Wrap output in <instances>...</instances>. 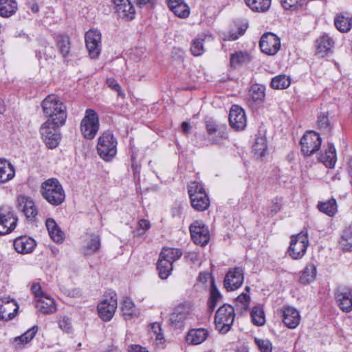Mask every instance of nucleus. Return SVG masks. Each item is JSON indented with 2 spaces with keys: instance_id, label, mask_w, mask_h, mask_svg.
<instances>
[{
  "instance_id": "nucleus-3",
  "label": "nucleus",
  "mask_w": 352,
  "mask_h": 352,
  "mask_svg": "<svg viewBox=\"0 0 352 352\" xmlns=\"http://www.w3.org/2000/svg\"><path fill=\"white\" fill-rule=\"evenodd\" d=\"M118 142L113 134L107 131L98 138L97 150L99 156L105 161L111 160L117 153Z\"/></svg>"
},
{
  "instance_id": "nucleus-8",
  "label": "nucleus",
  "mask_w": 352,
  "mask_h": 352,
  "mask_svg": "<svg viewBox=\"0 0 352 352\" xmlns=\"http://www.w3.org/2000/svg\"><path fill=\"white\" fill-rule=\"evenodd\" d=\"M117 305L116 294L110 293L104 295L102 300L97 306L98 316L102 320L109 322L112 319L116 311Z\"/></svg>"
},
{
  "instance_id": "nucleus-51",
  "label": "nucleus",
  "mask_w": 352,
  "mask_h": 352,
  "mask_svg": "<svg viewBox=\"0 0 352 352\" xmlns=\"http://www.w3.org/2000/svg\"><path fill=\"white\" fill-rule=\"evenodd\" d=\"M162 331V330L161 328V325L158 322H154L151 324L149 327V333L151 334V336L152 338L155 336V340L159 341H161L164 338Z\"/></svg>"
},
{
  "instance_id": "nucleus-5",
  "label": "nucleus",
  "mask_w": 352,
  "mask_h": 352,
  "mask_svg": "<svg viewBox=\"0 0 352 352\" xmlns=\"http://www.w3.org/2000/svg\"><path fill=\"white\" fill-rule=\"evenodd\" d=\"M235 318L234 309L232 306L224 304L220 307L214 316L217 330L221 334L227 333L233 324Z\"/></svg>"
},
{
  "instance_id": "nucleus-25",
  "label": "nucleus",
  "mask_w": 352,
  "mask_h": 352,
  "mask_svg": "<svg viewBox=\"0 0 352 352\" xmlns=\"http://www.w3.org/2000/svg\"><path fill=\"white\" fill-rule=\"evenodd\" d=\"M35 307L38 311L44 314H52L56 311L55 300L49 295L36 300Z\"/></svg>"
},
{
  "instance_id": "nucleus-13",
  "label": "nucleus",
  "mask_w": 352,
  "mask_h": 352,
  "mask_svg": "<svg viewBox=\"0 0 352 352\" xmlns=\"http://www.w3.org/2000/svg\"><path fill=\"white\" fill-rule=\"evenodd\" d=\"M244 281V270L242 267L230 268L226 273L223 285L228 292L235 291L241 287Z\"/></svg>"
},
{
  "instance_id": "nucleus-18",
  "label": "nucleus",
  "mask_w": 352,
  "mask_h": 352,
  "mask_svg": "<svg viewBox=\"0 0 352 352\" xmlns=\"http://www.w3.org/2000/svg\"><path fill=\"white\" fill-rule=\"evenodd\" d=\"M19 305L16 300L9 297L0 298V320H11L16 315Z\"/></svg>"
},
{
  "instance_id": "nucleus-22",
  "label": "nucleus",
  "mask_w": 352,
  "mask_h": 352,
  "mask_svg": "<svg viewBox=\"0 0 352 352\" xmlns=\"http://www.w3.org/2000/svg\"><path fill=\"white\" fill-rule=\"evenodd\" d=\"M13 245L17 252L24 254L33 251L36 246V242L31 237L21 236L14 239Z\"/></svg>"
},
{
  "instance_id": "nucleus-64",
  "label": "nucleus",
  "mask_w": 352,
  "mask_h": 352,
  "mask_svg": "<svg viewBox=\"0 0 352 352\" xmlns=\"http://www.w3.org/2000/svg\"><path fill=\"white\" fill-rule=\"evenodd\" d=\"M139 226L144 231L148 230L151 226L149 221L146 219H140L139 221Z\"/></svg>"
},
{
  "instance_id": "nucleus-29",
  "label": "nucleus",
  "mask_w": 352,
  "mask_h": 352,
  "mask_svg": "<svg viewBox=\"0 0 352 352\" xmlns=\"http://www.w3.org/2000/svg\"><path fill=\"white\" fill-rule=\"evenodd\" d=\"M15 176V168L6 159H0V184L12 180Z\"/></svg>"
},
{
  "instance_id": "nucleus-6",
  "label": "nucleus",
  "mask_w": 352,
  "mask_h": 352,
  "mask_svg": "<svg viewBox=\"0 0 352 352\" xmlns=\"http://www.w3.org/2000/svg\"><path fill=\"white\" fill-rule=\"evenodd\" d=\"M100 128L99 118L96 112L87 109L80 122V131L82 136L87 140L94 139Z\"/></svg>"
},
{
  "instance_id": "nucleus-59",
  "label": "nucleus",
  "mask_w": 352,
  "mask_h": 352,
  "mask_svg": "<svg viewBox=\"0 0 352 352\" xmlns=\"http://www.w3.org/2000/svg\"><path fill=\"white\" fill-rule=\"evenodd\" d=\"M29 343L27 339H25L23 334L16 337L14 340L13 344L16 349H20L23 347L25 344Z\"/></svg>"
},
{
  "instance_id": "nucleus-20",
  "label": "nucleus",
  "mask_w": 352,
  "mask_h": 352,
  "mask_svg": "<svg viewBox=\"0 0 352 352\" xmlns=\"http://www.w3.org/2000/svg\"><path fill=\"white\" fill-rule=\"evenodd\" d=\"M17 208L29 219H33L38 214L37 208L34 201L27 196L19 195L17 197Z\"/></svg>"
},
{
  "instance_id": "nucleus-52",
  "label": "nucleus",
  "mask_w": 352,
  "mask_h": 352,
  "mask_svg": "<svg viewBox=\"0 0 352 352\" xmlns=\"http://www.w3.org/2000/svg\"><path fill=\"white\" fill-rule=\"evenodd\" d=\"M58 327L65 332L70 333L72 331L71 318L68 316L60 317L58 321Z\"/></svg>"
},
{
  "instance_id": "nucleus-57",
  "label": "nucleus",
  "mask_w": 352,
  "mask_h": 352,
  "mask_svg": "<svg viewBox=\"0 0 352 352\" xmlns=\"http://www.w3.org/2000/svg\"><path fill=\"white\" fill-rule=\"evenodd\" d=\"M281 3L285 10H294L297 8L298 0H281Z\"/></svg>"
},
{
  "instance_id": "nucleus-38",
  "label": "nucleus",
  "mask_w": 352,
  "mask_h": 352,
  "mask_svg": "<svg viewBox=\"0 0 352 352\" xmlns=\"http://www.w3.org/2000/svg\"><path fill=\"white\" fill-rule=\"evenodd\" d=\"M246 5L253 11L261 12L267 11L271 6V0H244Z\"/></svg>"
},
{
  "instance_id": "nucleus-19",
  "label": "nucleus",
  "mask_w": 352,
  "mask_h": 352,
  "mask_svg": "<svg viewBox=\"0 0 352 352\" xmlns=\"http://www.w3.org/2000/svg\"><path fill=\"white\" fill-rule=\"evenodd\" d=\"M230 126L236 131L245 129L247 124V118L243 109L239 105H232L229 113Z\"/></svg>"
},
{
  "instance_id": "nucleus-54",
  "label": "nucleus",
  "mask_w": 352,
  "mask_h": 352,
  "mask_svg": "<svg viewBox=\"0 0 352 352\" xmlns=\"http://www.w3.org/2000/svg\"><path fill=\"white\" fill-rule=\"evenodd\" d=\"M238 304H240L242 309L246 310L250 302V296L247 293L241 294L236 299Z\"/></svg>"
},
{
  "instance_id": "nucleus-53",
  "label": "nucleus",
  "mask_w": 352,
  "mask_h": 352,
  "mask_svg": "<svg viewBox=\"0 0 352 352\" xmlns=\"http://www.w3.org/2000/svg\"><path fill=\"white\" fill-rule=\"evenodd\" d=\"M318 124L319 128L324 131L328 132L331 129L328 116L324 113H322L319 115L318 118Z\"/></svg>"
},
{
  "instance_id": "nucleus-48",
  "label": "nucleus",
  "mask_w": 352,
  "mask_h": 352,
  "mask_svg": "<svg viewBox=\"0 0 352 352\" xmlns=\"http://www.w3.org/2000/svg\"><path fill=\"white\" fill-rule=\"evenodd\" d=\"M250 60V56L247 52H236L232 54L230 57L232 67H236Z\"/></svg>"
},
{
  "instance_id": "nucleus-16",
  "label": "nucleus",
  "mask_w": 352,
  "mask_h": 352,
  "mask_svg": "<svg viewBox=\"0 0 352 352\" xmlns=\"http://www.w3.org/2000/svg\"><path fill=\"white\" fill-rule=\"evenodd\" d=\"M190 232L193 242L204 246L210 241V232L208 227L201 221H195L190 226Z\"/></svg>"
},
{
  "instance_id": "nucleus-12",
  "label": "nucleus",
  "mask_w": 352,
  "mask_h": 352,
  "mask_svg": "<svg viewBox=\"0 0 352 352\" xmlns=\"http://www.w3.org/2000/svg\"><path fill=\"white\" fill-rule=\"evenodd\" d=\"M321 142L319 133L308 131L300 139L301 151L304 155L310 156L320 149Z\"/></svg>"
},
{
  "instance_id": "nucleus-45",
  "label": "nucleus",
  "mask_w": 352,
  "mask_h": 352,
  "mask_svg": "<svg viewBox=\"0 0 352 352\" xmlns=\"http://www.w3.org/2000/svg\"><path fill=\"white\" fill-rule=\"evenodd\" d=\"M291 84L289 77L286 75H278L272 78L271 86L274 89H283L287 88Z\"/></svg>"
},
{
  "instance_id": "nucleus-55",
  "label": "nucleus",
  "mask_w": 352,
  "mask_h": 352,
  "mask_svg": "<svg viewBox=\"0 0 352 352\" xmlns=\"http://www.w3.org/2000/svg\"><path fill=\"white\" fill-rule=\"evenodd\" d=\"M31 290L34 294L36 300L38 298H41V297H44L47 295L45 292H43L41 285L38 283H34L31 287Z\"/></svg>"
},
{
  "instance_id": "nucleus-58",
  "label": "nucleus",
  "mask_w": 352,
  "mask_h": 352,
  "mask_svg": "<svg viewBox=\"0 0 352 352\" xmlns=\"http://www.w3.org/2000/svg\"><path fill=\"white\" fill-rule=\"evenodd\" d=\"M38 329V326L34 325L28 330H27L24 333V338L25 339H27L28 341L30 342L33 338L35 336L36 333H37Z\"/></svg>"
},
{
  "instance_id": "nucleus-41",
  "label": "nucleus",
  "mask_w": 352,
  "mask_h": 352,
  "mask_svg": "<svg viewBox=\"0 0 352 352\" xmlns=\"http://www.w3.org/2000/svg\"><path fill=\"white\" fill-rule=\"evenodd\" d=\"M267 149V144L266 138L263 135L258 136L253 145L254 154L257 157H262L265 156Z\"/></svg>"
},
{
  "instance_id": "nucleus-47",
  "label": "nucleus",
  "mask_w": 352,
  "mask_h": 352,
  "mask_svg": "<svg viewBox=\"0 0 352 352\" xmlns=\"http://www.w3.org/2000/svg\"><path fill=\"white\" fill-rule=\"evenodd\" d=\"M211 283L212 285L210 296L208 302V308L210 311H212L217 306V302L221 299V295L214 285V279L212 280Z\"/></svg>"
},
{
  "instance_id": "nucleus-63",
  "label": "nucleus",
  "mask_w": 352,
  "mask_h": 352,
  "mask_svg": "<svg viewBox=\"0 0 352 352\" xmlns=\"http://www.w3.org/2000/svg\"><path fill=\"white\" fill-rule=\"evenodd\" d=\"M281 209V206L278 204L277 202L273 203V205L271 207L270 209V214L273 216L276 214L278 211H280Z\"/></svg>"
},
{
  "instance_id": "nucleus-56",
  "label": "nucleus",
  "mask_w": 352,
  "mask_h": 352,
  "mask_svg": "<svg viewBox=\"0 0 352 352\" xmlns=\"http://www.w3.org/2000/svg\"><path fill=\"white\" fill-rule=\"evenodd\" d=\"M107 85L109 87L111 88L113 90L118 92V94L119 96H121L122 90L120 85L118 83L117 80H116L113 78H107Z\"/></svg>"
},
{
  "instance_id": "nucleus-10",
  "label": "nucleus",
  "mask_w": 352,
  "mask_h": 352,
  "mask_svg": "<svg viewBox=\"0 0 352 352\" xmlns=\"http://www.w3.org/2000/svg\"><path fill=\"white\" fill-rule=\"evenodd\" d=\"M60 126L46 121L41 125L40 129L41 138L49 148H54L58 145L61 138L58 130Z\"/></svg>"
},
{
  "instance_id": "nucleus-1",
  "label": "nucleus",
  "mask_w": 352,
  "mask_h": 352,
  "mask_svg": "<svg viewBox=\"0 0 352 352\" xmlns=\"http://www.w3.org/2000/svg\"><path fill=\"white\" fill-rule=\"evenodd\" d=\"M43 112L47 117L46 122L53 125L63 126L67 119V108L59 97L51 94L47 96L41 104Z\"/></svg>"
},
{
  "instance_id": "nucleus-35",
  "label": "nucleus",
  "mask_w": 352,
  "mask_h": 352,
  "mask_svg": "<svg viewBox=\"0 0 352 352\" xmlns=\"http://www.w3.org/2000/svg\"><path fill=\"white\" fill-rule=\"evenodd\" d=\"M316 276V267L314 263H308L302 270L300 281L303 284H308L314 281Z\"/></svg>"
},
{
  "instance_id": "nucleus-2",
  "label": "nucleus",
  "mask_w": 352,
  "mask_h": 352,
  "mask_svg": "<svg viewBox=\"0 0 352 352\" xmlns=\"http://www.w3.org/2000/svg\"><path fill=\"white\" fill-rule=\"evenodd\" d=\"M40 192L42 197L51 205L59 206L65 199V192L60 182L50 178L41 184Z\"/></svg>"
},
{
  "instance_id": "nucleus-17",
  "label": "nucleus",
  "mask_w": 352,
  "mask_h": 352,
  "mask_svg": "<svg viewBox=\"0 0 352 352\" xmlns=\"http://www.w3.org/2000/svg\"><path fill=\"white\" fill-rule=\"evenodd\" d=\"M259 46L263 53L268 55H274L280 49V41L276 34L267 32L261 36Z\"/></svg>"
},
{
  "instance_id": "nucleus-50",
  "label": "nucleus",
  "mask_w": 352,
  "mask_h": 352,
  "mask_svg": "<svg viewBox=\"0 0 352 352\" xmlns=\"http://www.w3.org/2000/svg\"><path fill=\"white\" fill-rule=\"evenodd\" d=\"M254 342L261 352H272V343L269 340L255 338Z\"/></svg>"
},
{
  "instance_id": "nucleus-24",
  "label": "nucleus",
  "mask_w": 352,
  "mask_h": 352,
  "mask_svg": "<svg viewBox=\"0 0 352 352\" xmlns=\"http://www.w3.org/2000/svg\"><path fill=\"white\" fill-rule=\"evenodd\" d=\"M208 336L209 332L205 328L192 329L188 331L186 340L189 344L198 345L203 343Z\"/></svg>"
},
{
  "instance_id": "nucleus-43",
  "label": "nucleus",
  "mask_w": 352,
  "mask_h": 352,
  "mask_svg": "<svg viewBox=\"0 0 352 352\" xmlns=\"http://www.w3.org/2000/svg\"><path fill=\"white\" fill-rule=\"evenodd\" d=\"M252 321L254 325L261 327L265 323V316L261 306H254L250 312Z\"/></svg>"
},
{
  "instance_id": "nucleus-34",
  "label": "nucleus",
  "mask_w": 352,
  "mask_h": 352,
  "mask_svg": "<svg viewBox=\"0 0 352 352\" xmlns=\"http://www.w3.org/2000/svg\"><path fill=\"white\" fill-rule=\"evenodd\" d=\"M336 28L341 32H347L352 28V16L342 14L337 15L334 19Z\"/></svg>"
},
{
  "instance_id": "nucleus-31",
  "label": "nucleus",
  "mask_w": 352,
  "mask_h": 352,
  "mask_svg": "<svg viewBox=\"0 0 352 352\" xmlns=\"http://www.w3.org/2000/svg\"><path fill=\"white\" fill-rule=\"evenodd\" d=\"M336 152L334 145L332 143L328 144V148L324 153H322L319 160L322 162L326 167L333 168L336 162Z\"/></svg>"
},
{
  "instance_id": "nucleus-61",
  "label": "nucleus",
  "mask_w": 352,
  "mask_h": 352,
  "mask_svg": "<svg viewBox=\"0 0 352 352\" xmlns=\"http://www.w3.org/2000/svg\"><path fill=\"white\" fill-rule=\"evenodd\" d=\"M129 352H148L146 348L142 347L139 344H133L129 346Z\"/></svg>"
},
{
  "instance_id": "nucleus-49",
  "label": "nucleus",
  "mask_w": 352,
  "mask_h": 352,
  "mask_svg": "<svg viewBox=\"0 0 352 352\" xmlns=\"http://www.w3.org/2000/svg\"><path fill=\"white\" fill-rule=\"evenodd\" d=\"M203 41L204 39L199 38L193 40L190 47V51L192 55L198 56L203 54L204 52Z\"/></svg>"
},
{
  "instance_id": "nucleus-23",
  "label": "nucleus",
  "mask_w": 352,
  "mask_h": 352,
  "mask_svg": "<svg viewBox=\"0 0 352 352\" xmlns=\"http://www.w3.org/2000/svg\"><path fill=\"white\" fill-rule=\"evenodd\" d=\"M248 95V101L251 105L261 104L265 100V87L261 84H254L250 87Z\"/></svg>"
},
{
  "instance_id": "nucleus-36",
  "label": "nucleus",
  "mask_w": 352,
  "mask_h": 352,
  "mask_svg": "<svg viewBox=\"0 0 352 352\" xmlns=\"http://www.w3.org/2000/svg\"><path fill=\"white\" fill-rule=\"evenodd\" d=\"M116 12L120 18L126 20H131L135 18V8L129 0H127V2L124 3L122 7L117 8Z\"/></svg>"
},
{
  "instance_id": "nucleus-46",
  "label": "nucleus",
  "mask_w": 352,
  "mask_h": 352,
  "mask_svg": "<svg viewBox=\"0 0 352 352\" xmlns=\"http://www.w3.org/2000/svg\"><path fill=\"white\" fill-rule=\"evenodd\" d=\"M340 245L344 250H352V228H348L343 232L340 241Z\"/></svg>"
},
{
  "instance_id": "nucleus-4",
  "label": "nucleus",
  "mask_w": 352,
  "mask_h": 352,
  "mask_svg": "<svg viewBox=\"0 0 352 352\" xmlns=\"http://www.w3.org/2000/svg\"><path fill=\"white\" fill-rule=\"evenodd\" d=\"M191 205L197 211H204L210 206V199L201 184L192 182L188 186Z\"/></svg>"
},
{
  "instance_id": "nucleus-14",
  "label": "nucleus",
  "mask_w": 352,
  "mask_h": 352,
  "mask_svg": "<svg viewBox=\"0 0 352 352\" xmlns=\"http://www.w3.org/2000/svg\"><path fill=\"white\" fill-rule=\"evenodd\" d=\"M18 219L9 207L0 208V235L12 232L16 226Z\"/></svg>"
},
{
  "instance_id": "nucleus-40",
  "label": "nucleus",
  "mask_w": 352,
  "mask_h": 352,
  "mask_svg": "<svg viewBox=\"0 0 352 352\" xmlns=\"http://www.w3.org/2000/svg\"><path fill=\"white\" fill-rule=\"evenodd\" d=\"M318 208L320 212L329 217H333L337 212L336 201L334 199H331L324 202H319Z\"/></svg>"
},
{
  "instance_id": "nucleus-9",
  "label": "nucleus",
  "mask_w": 352,
  "mask_h": 352,
  "mask_svg": "<svg viewBox=\"0 0 352 352\" xmlns=\"http://www.w3.org/2000/svg\"><path fill=\"white\" fill-rule=\"evenodd\" d=\"M102 36L98 29H91L85 34L86 48L89 56L92 59L99 57L102 51Z\"/></svg>"
},
{
  "instance_id": "nucleus-30",
  "label": "nucleus",
  "mask_w": 352,
  "mask_h": 352,
  "mask_svg": "<svg viewBox=\"0 0 352 352\" xmlns=\"http://www.w3.org/2000/svg\"><path fill=\"white\" fill-rule=\"evenodd\" d=\"M45 226L50 237L56 243L62 242L64 239V233L52 218H48L45 221Z\"/></svg>"
},
{
  "instance_id": "nucleus-62",
  "label": "nucleus",
  "mask_w": 352,
  "mask_h": 352,
  "mask_svg": "<svg viewBox=\"0 0 352 352\" xmlns=\"http://www.w3.org/2000/svg\"><path fill=\"white\" fill-rule=\"evenodd\" d=\"M28 5L33 13L38 12L39 6L35 0L28 1Z\"/></svg>"
},
{
  "instance_id": "nucleus-60",
  "label": "nucleus",
  "mask_w": 352,
  "mask_h": 352,
  "mask_svg": "<svg viewBox=\"0 0 352 352\" xmlns=\"http://www.w3.org/2000/svg\"><path fill=\"white\" fill-rule=\"evenodd\" d=\"M246 30V28H243L242 27L239 28L237 33H231L228 37V40L235 41L238 39L241 36H242Z\"/></svg>"
},
{
  "instance_id": "nucleus-11",
  "label": "nucleus",
  "mask_w": 352,
  "mask_h": 352,
  "mask_svg": "<svg viewBox=\"0 0 352 352\" xmlns=\"http://www.w3.org/2000/svg\"><path fill=\"white\" fill-rule=\"evenodd\" d=\"M192 313V306L189 302H183L178 305L170 316V322L175 328L184 327L186 321L190 318Z\"/></svg>"
},
{
  "instance_id": "nucleus-27",
  "label": "nucleus",
  "mask_w": 352,
  "mask_h": 352,
  "mask_svg": "<svg viewBox=\"0 0 352 352\" xmlns=\"http://www.w3.org/2000/svg\"><path fill=\"white\" fill-rule=\"evenodd\" d=\"M333 47L334 41L327 34H323L316 41V53L322 56L331 52Z\"/></svg>"
},
{
  "instance_id": "nucleus-15",
  "label": "nucleus",
  "mask_w": 352,
  "mask_h": 352,
  "mask_svg": "<svg viewBox=\"0 0 352 352\" xmlns=\"http://www.w3.org/2000/svg\"><path fill=\"white\" fill-rule=\"evenodd\" d=\"M335 299L338 307L345 313L352 311V289L347 286H339L335 290Z\"/></svg>"
},
{
  "instance_id": "nucleus-37",
  "label": "nucleus",
  "mask_w": 352,
  "mask_h": 352,
  "mask_svg": "<svg viewBox=\"0 0 352 352\" xmlns=\"http://www.w3.org/2000/svg\"><path fill=\"white\" fill-rule=\"evenodd\" d=\"M121 310L126 320L137 316L134 302L129 298H124L121 303Z\"/></svg>"
},
{
  "instance_id": "nucleus-21",
  "label": "nucleus",
  "mask_w": 352,
  "mask_h": 352,
  "mask_svg": "<svg viewBox=\"0 0 352 352\" xmlns=\"http://www.w3.org/2000/svg\"><path fill=\"white\" fill-rule=\"evenodd\" d=\"M283 322L289 329L296 328L301 318L299 311L293 307L285 306L282 309Z\"/></svg>"
},
{
  "instance_id": "nucleus-32",
  "label": "nucleus",
  "mask_w": 352,
  "mask_h": 352,
  "mask_svg": "<svg viewBox=\"0 0 352 352\" xmlns=\"http://www.w3.org/2000/svg\"><path fill=\"white\" fill-rule=\"evenodd\" d=\"M18 10L16 0H0V16L9 18L14 15Z\"/></svg>"
},
{
  "instance_id": "nucleus-7",
  "label": "nucleus",
  "mask_w": 352,
  "mask_h": 352,
  "mask_svg": "<svg viewBox=\"0 0 352 352\" xmlns=\"http://www.w3.org/2000/svg\"><path fill=\"white\" fill-rule=\"evenodd\" d=\"M308 245L307 232L302 231L297 235L292 236L288 254L293 259H300L305 254Z\"/></svg>"
},
{
  "instance_id": "nucleus-33",
  "label": "nucleus",
  "mask_w": 352,
  "mask_h": 352,
  "mask_svg": "<svg viewBox=\"0 0 352 352\" xmlns=\"http://www.w3.org/2000/svg\"><path fill=\"white\" fill-rule=\"evenodd\" d=\"M182 255V252L178 248H164L159 258L165 260L173 265V263L178 260Z\"/></svg>"
},
{
  "instance_id": "nucleus-44",
  "label": "nucleus",
  "mask_w": 352,
  "mask_h": 352,
  "mask_svg": "<svg viewBox=\"0 0 352 352\" xmlns=\"http://www.w3.org/2000/svg\"><path fill=\"white\" fill-rule=\"evenodd\" d=\"M157 269L158 270L159 276L162 279H166L173 270V264L159 258L157 263Z\"/></svg>"
},
{
  "instance_id": "nucleus-28",
  "label": "nucleus",
  "mask_w": 352,
  "mask_h": 352,
  "mask_svg": "<svg viewBox=\"0 0 352 352\" xmlns=\"http://www.w3.org/2000/svg\"><path fill=\"white\" fill-rule=\"evenodd\" d=\"M170 10L178 17L187 18L190 14V8L184 0H168Z\"/></svg>"
},
{
  "instance_id": "nucleus-26",
  "label": "nucleus",
  "mask_w": 352,
  "mask_h": 352,
  "mask_svg": "<svg viewBox=\"0 0 352 352\" xmlns=\"http://www.w3.org/2000/svg\"><path fill=\"white\" fill-rule=\"evenodd\" d=\"M209 140L214 144H222L223 140L228 138V134L224 129L218 128L214 122H208L206 124Z\"/></svg>"
},
{
  "instance_id": "nucleus-42",
  "label": "nucleus",
  "mask_w": 352,
  "mask_h": 352,
  "mask_svg": "<svg viewBox=\"0 0 352 352\" xmlns=\"http://www.w3.org/2000/svg\"><path fill=\"white\" fill-rule=\"evenodd\" d=\"M100 248V239L99 236L91 234L90 239L85 245L83 250L85 254H92L96 252Z\"/></svg>"
},
{
  "instance_id": "nucleus-39",
  "label": "nucleus",
  "mask_w": 352,
  "mask_h": 352,
  "mask_svg": "<svg viewBox=\"0 0 352 352\" xmlns=\"http://www.w3.org/2000/svg\"><path fill=\"white\" fill-rule=\"evenodd\" d=\"M56 41L60 52L63 57H67L70 52L71 48L69 37L66 34H60L57 36Z\"/></svg>"
}]
</instances>
